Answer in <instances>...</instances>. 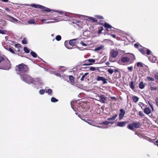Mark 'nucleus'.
Returning <instances> with one entry per match:
<instances>
[{
  "instance_id": "f257e3e1",
  "label": "nucleus",
  "mask_w": 158,
  "mask_h": 158,
  "mask_svg": "<svg viewBox=\"0 0 158 158\" xmlns=\"http://www.w3.org/2000/svg\"><path fill=\"white\" fill-rule=\"evenodd\" d=\"M28 69L27 66L23 64H20L16 66V70L17 73L20 75V77L21 76H23L25 74Z\"/></svg>"
},
{
  "instance_id": "f03ea898",
  "label": "nucleus",
  "mask_w": 158,
  "mask_h": 158,
  "mask_svg": "<svg viewBox=\"0 0 158 158\" xmlns=\"http://www.w3.org/2000/svg\"><path fill=\"white\" fill-rule=\"evenodd\" d=\"M6 61V63L8 64L6 67L4 66L0 67V69L4 70H8L10 67V61L6 57L0 55V64L4 63V61Z\"/></svg>"
},
{
  "instance_id": "7ed1b4c3",
  "label": "nucleus",
  "mask_w": 158,
  "mask_h": 158,
  "mask_svg": "<svg viewBox=\"0 0 158 158\" xmlns=\"http://www.w3.org/2000/svg\"><path fill=\"white\" fill-rule=\"evenodd\" d=\"M20 78L22 81L27 83H32L33 81V79L30 76L27 74L21 76Z\"/></svg>"
},
{
  "instance_id": "20e7f679",
  "label": "nucleus",
  "mask_w": 158,
  "mask_h": 158,
  "mask_svg": "<svg viewBox=\"0 0 158 158\" xmlns=\"http://www.w3.org/2000/svg\"><path fill=\"white\" fill-rule=\"evenodd\" d=\"M32 7H34L36 8H40L42 9L43 11L49 12L52 10L48 8L45 7L43 6L40 5H36L35 4H32L30 5Z\"/></svg>"
},
{
  "instance_id": "39448f33",
  "label": "nucleus",
  "mask_w": 158,
  "mask_h": 158,
  "mask_svg": "<svg viewBox=\"0 0 158 158\" xmlns=\"http://www.w3.org/2000/svg\"><path fill=\"white\" fill-rule=\"evenodd\" d=\"M135 59V56L132 54H130L127 56H124L121 59V61L123 63L128 62L130 60Z\"/></svg>"
},
{
  "instance_id": "423d86ee",
  "label": "nucleus",
  "mask_w": 158,
  "mask_h": 158,
  "mask_svg": "<svg viewBox=\"0 0 158 158\" xmlns=\"http://www.w3.org/2000/svg\"><path fill=\"white\" fill-rule=\"evenodd\" d=\"M140 126V123L139 122L137 123H132L131 124H129L127 126V128L133 131L134 130V127L135 128H138Z\"/></svg>"
},
{
  "instance_id": "0eeeda50",
  "label": "nucleus",
  "mask_w": 158,
  "mask_h": 158,
  "mask_svg": "<svg viewBox=\"0 0 158 158\" xmlns=\"http://www.w3.org/2000/svg\"><path fill=\"white\" fill-rule=\"evenodd\" d=\"M32 83H33L35 85L40 86L44 85L43 82L40 78L35 79V80L33 79V81Z\"/></svg>"
},
{
  "instance_id": "6e6552de",
  "label": "nucleus",
  "mask_w": 158,
  "mask_h": 158,
  "mask_svg": "<svg viewBox=\"0 0 158 158\" xmlns=\"http://www.w3.org/2000/svg\"><path fill=\"white\" fill-rule=\"evenodd\" d=\"M48 19L50 20H52V21H47L45 22H44V23H53L56 22H58L60 20V17L58 16H57L56 17H49Z\"/></svg>"
},
{
  "instance_id": "1a4fd4ad",
  "label": "nucleus",
  "mask_w": 158,
  "mask_h": 158,
  "mask_svg": "<svg viewBox=\"0 0 158 158\" xmlns=\"http://www.w3.org/2000/svg\"><path fill=\"white\" fill-rule=\"evenodd\" d=\"M107 31H111L114 32V28L111 25L107 23H105L104 25Z\"/></svg>"
},
{
  "instance_id": "9d476101",
  "label": "nucleus",
  "mask_w": 158,
  "mask_h": 158,
  "mask_svg": "<svg viewBox=\"0 0 158 158\" xmlns=\"http://www.w3.org/2000/svg\"><path fill=\"white\" fill-rule=\"evenodd\" d=\"M127 123V121L119 122L117 123V126L119 127H124Z\"/></svg>"
},
{
  "instance_id": "9b49d317",
  "label": "nucleus",
  "mask_w": 158,
  "mask_h": 158,
  "mask_svg": "<svg viewBox=\"0 0 158 158\" xmlns=\"http://www.w3.org/2000/svg\"><path fill=\"white\" fill-rule=\"evenodd\" d=\"M118 52L117 51L112 50L110 53V55L113 58H115L118 55Z\"/></svg>"
},
{
  "instance_id": "f8f14e48",
  "label": "nucleus",
  "mask_w": 158,
  "mask_h": 158,
  "mask_svg": "<svg viewBox=\"0 0 158 158\" xmlns=\"http://www.w3.org/2000/svg\"><path fill=\"white\" fill-rule=\"evenodd\" d=\"M125 113V112L123 109H121L120 110V113L119 115V118L120 120L123 118L124 115Z\"/></svg>"
},
{
  "instance_id": "ddd939ff",
  "label": "nucleus",
  "mask_w": 158,
  "mask_h": 158,
  "mask_svg": "<svg viewBox=\"0 0 158 158\" xmlns=\"http://www.w3.org/2000/svg\"><path fill=\"white\" fill-rule=\"evenodd\" d=\"M79 15H77L76 16L77 18H76L75 19L74 18L73 19V23L76 24H77V23H79L80 22V20L79 19Z\"/></svg>"
},
{
  "instance_id": "4468645a",
  "label": "nucleus",
  "mask_w": 158,
  "mask_h": 158,
  "mask_svg": "<svg viewBox=\"0 0 158 158\" xmlns=\"http://www.w3.org/2000/svg\"><path fill=\"white\" fill-rule=\"evenodd\" d=\"M143 110L144 113L147 114H148L151 113V110L148 107H145Z\"/></svg>"
},
{
  "instance_id": "2eb2a0df",
  "label": "nucleus",
  "mask_w": 158,
  "mask_h": 158,
  "mask_svg": "<svg viewBox=\"0 0 158 158\" xmlns=\"http://www.w3.org/2000/svg\"><path fill=\"white\" fill-rule=\"evenodd\" d=\"M114 123V122L112 121H105L101 123V124L102 125L104 124L105 125H108L109 124H112Z\"/></svg>"
},
{
  "instance_id": "dca6fc26",
  "label": "nucleus",
  "mask_w": 158,
  "mask_h": 158,
  "mask_svg": "<svg viewBox=\"0 0 158 158\" xmlns=\"http://www.w3.org/2000/svg\"><path fill=\"white\" fill-rule=\"evenodd\" d=\"M98 98L99 101H100L102 103H105L106 99L103 95H101Z\"/></svg>"
},
{
  "instance_id": "f3484780",
  "label": "nucleus",
  "mask_w": 158,
  "mask_h": 158,
  "mask_svg": "<svg viewBox=\"0 0 158 158\" xmlns=\"http://www.w3.org/2000/svg\"><path fill=\"white\" fill-rule=\"evenodd\" d=\"M117 116L118 115L117 114H115L112 117L108 118L107 120L109 121H112L114 122V121L115 119L117 117Z\"/></svg>"
},
{
  "instance_id": "a211bd4d",
  "label": "nucleus",
  "mask_w": 158,
  "mask_h": 158,
  "mask_svg": "<svg viewBox=\"0 0 158 158\" xmlns=\"http://www.w3.org/2000/svg\"><path fill=\"white\" fill-rule=\"evenodd\" d=\"M149 60L152 62H155L156 60V59L155 56H152L149 57H148Z\"/></svg>"
},
{
  "instance_id": "6ab92c4d",
  "label": "nucleus",
  "mask_w": 158,
  "mask_h": 158,
  "mask_svg": "<svg viewBox=\"0 0 158 158\" xmlns=\"http://www.w3.org/2000/svg\"><path fill=\"white\" fill-rule=\"evenodd\" d=\"M77 39H73L71 40H70L69 42V44L70 45L73 46L75 45L76 43V40Z\"/></svg>"
},
{
  "instance_id": "aec40b11",
  "label": "nucleus",
  "mask_w": 158,
  "mask_h": 158,
  "mask_svg": "<svg viewBox=\"0 0 158 158\" xmlns=\"http://www.w3.org/2000/svg\"><path fill=\"white\" fill-rule=\"evenodd\" d=\"M45 93H47L50 95H52V90L50 89H45Z\"/></svg>"
},
{
  "instance_id": "412c9836",
  "label": "nucleus",
  "mask_w": 158,
  "mask_h": 158,
  "mask_svg": "<svg viewBox=\"0 0 158 158\" xmlns=\"http://www.w3.org/2000/svg\"><path fill=\"white\" fill-rule=\"evenodd\" d=\"M104 46L103 45H101L100 46L95 48L94 51H98L101 50L103 48Z\"/></svg>"
},
{
  "instance_id": "4be33fe9",
  "label": "nucleus",
  "mask_w": 158,
  "mask_h": 158,
  "mask_svg": "<svg viewBox=\"0 0 158 158\" xmlns=\"http://www.w3.org/2000/svg\"><path fill=\"white\" fill-rule=\"evenodd\" d=\"M69 78L71 83L73 85L74 84L75 81L74 77L73 76L70 75L69 76Z\"/></svg>"
},
{
  "instance_id": "5701e85b",
  "label": "nucleus",
  "mask_w": 158,
  "mask_h": 158,
  "mask_svg": "<svg viewBox=\"0 0 158 158\" xmlns=\"http://www.w3.org/2000/svg\"><path fill=\"white\" fill-rule=\"evenodd\" d=\"M88 61L90 62L88 64H87L86 65H90L91 64V63H94L95 62V60L94 59H89L86 60V61Z\"/></svg>"
},
{
  "instance_id": "b1692460",
  "label": "nucleus",
  "mask_w": 158,
  "mask_h": 158,
  "mask_svg": "<svg viewBox=\"0 0 158 158\" xmlns=\"http://www.w3.org/2000/svg\"><path fill=\"white\" fill-rule=\"evenodd\" d=\"M132 99L135 103L137 102L139 100V98L136 96H134L132 97Z\"/></svg>"
},
{
  "instance_id": "393cba45",
  "label": "nucleus",
  "mask_w": 158,
  "mask_h": 158,
  "mask_svg": "<svg viewBox=\"0 0 158 158\" xmlns=\"http://www.w3.org/2000/svg\"><path fill=\"white\" fill-rule=\"evenodd\" d=\"M28 23L29 24H36L35 20L33 19H30L28 21Z\"/></svg>"
},
{
  "instance_id": "a878e982",
  "label": "nucleus",
  "mask_w": 158,
  "mask_h": 158,
  "mask_svg": "<svg viewBox=\"0 0 158 158\" xmlns=\"http://www.w3.org/2000/svg\"><path fill=\"white\" fill-rule=\"evenodd\" d=\"M10 19H12L10 20V21L13 23L17 22H18V20L11 17L10 16H8Z\"/></svg>"
},
{
  "instance_id": "bb28decb",
  "label": "nucleus",
  "mask_w": 158,
  "mask_h": 158,
  "mask_svg": "<svg viewBox=\"0 0 158 158\" xmlns=\"http://www.w3.org/2000/svg\"><path fill=\"white\" fill-rule=\"evenodd\" d=\"M54 12H58L60 14L62 15L63 16L65 15V13L64 12H63L62 11H60V10H53Z\"/></svg>"
},
{
  "instance_id": "cd10ccee",
  "label": "nucleus",
  "mask_w": 158,
  "mask_h": 158,
  "mask_svg": "<svg viewBox=\"0 0 158 158\" xmlns=\"http://www.w3.org/2000/svg\"><path fill=\"white\" fill-rule=\"evenodd\" d=\"M144 87V85L143 81L141 82L139 84V88L140 89H143Z\"/></svg>"
},
{
  "instance_id": "c85d7f7f",
  "label": "nucleus",
  "mask_w": 158,
  "mask_h": 158,
  "mask_svg": "<svg viewBox=\"0 0 158 158\" xmlns=\"http://www.w3.org/2000/svg\"><path fill=\"white\" fill-rule=\"evenodd\" d=\"M134 82L132 81H131L130 84V87L132 89H134Z\"/></svg>"
},
{
  "instance_id": "c756f323",
  "label": "nucleus",
  "mask_w": 158,
  "mask_h": 158,
  "mask_svg": "<svg viewBox=\"0 0 158 158\" xmlns=\"http://www.w3.org/2000/svg\"><path fill=\"white\" fill-rule=\"evenodd\" d=\"M30 53L32 56L34 58H36L37 56V54L33 51H31Z\"/></svg>"
},
{
  "instance_id": "7c9ffc66",
  "label": "nucleus",
  "mask_w": 158,
  "mask_h": 158,
  "mask_svg": "<svg viewBox=\"0 0 158 158\" xmlns=\"http://www.w3.org/2000/svg\"><path fill=\"white\" fill-rule=\"evenodd\" d=\"M45 92V89H40L39 91V93L41 95L44 94Z\"/></svg>"
},
{
  "instance_id": "2f4dec72",
  "label": "nucleus",
  "mask_w": 158,
  "mask_h": 158,
  "mask_svg": "<svg viewBox=\"0 0 158 158\" xmlns=\"http://www.w3.org/2000/svg\"><path fill=\"white\" fill-rule=\"evenodd\" d=\"M145 48H141L139 49V51L143 54H145V52L146 51V50L145 49Z\"/></svg>"
},
{
  "instance_id": "473e14b6",
  "label": "nucleus",
  "mask_w": 158,
  "mask_h": 158,
  "mask_svg": "<svg viewBox=\"0 0 158 158\" xmlns=\"http://www.w3.org/2000/svg\"><path fill=\"white\" fill-rule=\"evenodd\" d=\"M104 78L103 77L99 76L97 77V80L98 81H102V80H103Z\"/></svg>"
},
{
  "instance_id": "72a5a7b5",
  "label": "nucleus",
  "mask_w": 158,
  "mask_h": 158,
  "mask_svg": "<svg viewBox=\"0 0 158 158\" xmlns=\"http://www.w3.org/2000/svg\"><path fill=\"white\" fill-rule=\"evenodd\" d=\"M139 105L140 107H141L142 109H143L145 107V106L144 105L142 102H139Z\"/></svg>"
},
{
  "instance_id": "f704fd0d",
  "label": "nucleus",
  "mask_w": 158,
  "mask_h": 158,
  "mask_svg": "<svg viewBox=\"0 0 158 158\" xmlns=\"http://www.w3.org/2000/svg\"><path fill=\"white\" fill-rule=\"evenodd\" d=\"M87 120H88V122H87V123H88L90 125L93 126V124L94 122H93V121L92 120H91L89 119H87Z\"/></svg>"
},
{
  "instance_id": "c9c22d12",
  "label": "nucleus",
  "mask_w": 158,
  "mask_h": 158,
  "mask_svg": "<svg viewBox=\"0 0 158 158\" xmlns=\"http://www.w3.org/2000/svg\"><path fill=\"white\" fill-rule=\"evenodd\" d=\"M58 101V100L54 97H52L51 99V101L53 102H57Z\"/></svg>"
},
{
  "instance_id": "e433bc0d",
  "label": "nucleus",
  "mask_w": 158,
  "mask_h": 158,
  "mask_svg": "<svg viewBox=\"0 0 158 158\" xmlns=\"http://www.w3.org/2000/svg\"><path fill=\"white\" fill-rule=\"evenodd\" d=\"M4 63H2L1 64H0V67H1V66H4L5 67H6V66H7V64H8L6 63V61L5 60V61H4V62H3Z\"/></svg>"
},
{
  "instance_id": "4c0bfd02",
  "label": "nucleus",
  "mask_w": 158,
  "mask_h": 158,
  "mask_svg": "<svg viewBox=\"0 0 158 158\" xmlns=\"http://www.w3.org/2000/svg\"><path fill=\"white\" fill-rule=\"evenodd\" d=\"M61 39V36L60 35H57L56 37V39L58 41L60 40Z\"/></svg>"
},
{
  "instance_id": "58836bf2",
  "label": "nucleus",
  "mask_w": 158,
  "mask_h": 158,
  "mask_svg": "<svg viewBox=\"0 0 158 158\" xmlns=\"http://www.w3.org/2000/svg\"><path fill=\"white\" fill-rule=\"evenodd\" d=\"M103 30V28L102 27H101L99 28V30L98 32V34L99 35L101 34L102 31Z\"/></svg>"
},
{
  "instance_id": "ea45409f",
  "label": "nucleus",
  "mask_w": 158,
  "mask_h": 158,
  "mask_svg": "<svg viewBox=\"0 0 158 158\" xmlns=\"http://www.w3.org/2000/svg\"><path fill=\"white\" fill-rule=\"evenodd\" d=\"M23 50L24 51V52L27 53H28L30 52L29 50L26 47L24 48Z\"/></svg>"
},
{
  "instance_id": "a19ab883",
  "label": "nucleus",
  "mask_w": 158,
  "mask_h": 158,
  "mask_svg": "<svg viewBox=\"0 0 158 158\" xmlns=\"http://www.w3.org/2000/svg\"><path fill=\"white\" fill-rule=\"evenodd\" d=\"M148 103L149 105H150L151 108H152V110H153V104L150 101L148 102Z\"/></svg>"
},
{
  "instance_id": "79ce46f5",
  "label": "nucleus",
  "mask_w": 158,
  "mask_h": 158,
  "mask_svg": "<svg viewBox=\"0 0 158 158\" xmlns=\"http://www.w3.org/2000/svg\"><path fill=\"white\" fill-rule=\"evenodd\" d=\"M137 66L138 67H143V65L141 62H138L137 63Z\"/></svg>"
},
{
  "instance_id": "37998d69",
  "label": "nucleus",
  "mask_w": 158,
  "mask_h": 158,
  "mask_svg": "<svg viewBox=\"0 0 158 158\" xmlns=\"http://www.w3.org/2000/svg\"><path fill=\"white\" fill-rule=\"evenodd\" d=\"M147 79L149 81H153L154 80L153 78L149 77H147Z\"/></svg>"
},
{
  "instance_id": "c03bdc74",
  "label": "nucleus",
  "mask_w": 158,
  "mask_h": 158,
  "mask_svg": "<svg viewBox=\"0 0 158 158\" xmlns=\"http://www.w3.org/2000/svg\"><path fill=\"white\" fill-rule=\"evenodd\" d=\"M6 31L0 29V33H1L2 34H6Z\"/></svg>"
},
{
  "instance_id": "a18cd8bd",
  "label": "nucleus",
  "mask_w": 158,
  "mask_h": 158,
  "mask_svg": "<svg viewBox=\"0 0 158 158\" xmlns=\"http://www.w3.org/2000/svg\"><path fill=\"white\" fill-rule=\"evenodd\" d=\"M107 71L110 74H112L114 72L113 70L111 69H109Z\"/></svg>"
},
{
  "instance_id": "49530a36",
  "label": "nucleus",
  "mask_w": 158,
  "mask_h": 158,
  "mask_svg": "<svg viewBox=\"0 0 158 158\" xmlns=\"http://www.w3.org/2000/svg\"><path fill=\"white\" fill-rule=\"evenodd\" d=\"M22 43L23 44H27V40L25 38L22 41Z\"/></svg>"
},
{
  "instance_id": "de8ad7c7",
  "label": "nucleus",
  "mask_w": 158,
  "mask_h": 158,
  "mask_svg": "<svg viewBox=\"0 0 158 158\" xmlns=\"http://www.w3.org/2000/svg\"><path fill=\"white\" fill-rule=\"evenodd\" d=\"M145 49L146 50V51H147V55H149L151 54V51H150L147 48H145Z\"/></svg>"
},
{
  "instance_id": "09e8293b",
  "label": "nucleus",
  "mask_w": 158,
  "mask_h": 158,
  "mask_svg": "<svg viewBox=\"0 0 158 158\" xmlns=\"http://www.w3.org/2000/svg\"><path fill=\"white\" fill-rule=\"evenodd\" d=\"M8 50L10 51L11 52L14 53H15V51L13 50V49L12 48H9Z\"/></svg>"
},
{
  "instance_id": "8fccbe9b",
  "label": "nucleus",
  "mask_w": 158,
  "mask_h": 158,
  "mask_svg": "<svg viewBox=\"0 0 158 158\" xmlns=\"http://www.w3.org/2000/svg\"><path fill=\"white\" fill-rule=\"evenodd\" d=\"M89 19L93 21L94 22H96V21L95 19L92 17H89Z\"/></svg>"
},
{
  "instance_id": "3c124183",
  "label": "nucleus",
  "mask_w": 158,
  "mask_h": 158,
  "mask_svg": "<svg viewBox=\"0 0 158 158\" xmlns=\"http://www.w3.org/2000/svg\"><path fill=\"white\" fill-rule=\"evenodd\" d=\"M96 69V68L94 67H91L89 69V70L92 71H94Z\"/></svg>"
},
{
  "instance_id": "603ef678",
  "label": "nucleus",
  "mask_w": 158,
  "mask_h": 158,
  "mask_svg": "<svg viewBox=\"0 0 158 158\" xmlns=\"http://www.w3.org/2000/svg\"><path fill=\"white\" fill-rule=\"evenodd\" d=\"M133 67L132 66H131V67H128V68H127L131 72L133 70Z\"/></svg>"
},
{
  "instance_id": "864d4df0",
  "label": "nucleus",
  "mask_w": 158,
  "mask_h": 158,
  "mask_svg": "<svg viewBox=\"0 0 158 158\" xmlns=\"http://www.w3.org/2000/svg\"><path fill=\"white\" fill-rule=\"evenodd\" d=\"M95 126L96 127H99V128H107L108 127H104V126Z\"/></svg>"
},
{
  "instance_id": "5fc2aeb1",
  "label": "nucleus",
  "mask_w": 158,
  "mask_h": 158,
  "mask_svg": "<svg viewBox=\"0 0 158 158\" xmlns=\"http://www.w3.org/2000/svg\"><path fill=\"white\" fill-rule=\"evenodd\" d=\"M65 47L67 48L68 49H72V48H73V47H69V46L68 45H66V44H65Z\"/></svg>"
},
{
  "instance_id": "6e6d98bb",
  "label": "nucleus",
  "mask_w": 158,
  "mask_h": 158,
  "mask_svg": "<svg viewBox=\"0 0 158 158\" xmlns=\"http://www.w3.org/2000/svg\"><path fill=\"white\" fill-rule=\"evenodd\" d=\"M102 81H103V84H106L107 83L106 81V80L105 78H104L103 80H102Z\"/></svg>"
},
{
  "instance_id": "4d7b16f0",
  "label": "nucleus",
  "mask_w": 158,
  "mask_h": 158,
  "mask_svg": "<svg viewBox=\"0 0 158 158\" xmlns=\"http://www.w3.org/2000/svg\"><path fill=\"white\" fill-rule=\"evenodd\" d=\"M80 44L83 46H87V45L84 43L82 41L80 42Z\"/></svg>"
},
{
  "instance_id": "13d9d810",
  "label": "nucleus",
  "mask_w": 158,
  "mask_h": 158,
  "mask_svg": "<svg viewBox=\"0 0 158 158\" xmlns=\"http://www.w3.org/2000/svg\"><path fill=\"white\" fill-rule=\"evenodd\" d=\"M155 102L156 106L158 107V98H156L155 99Z\"/></svg>"
},
{
  "instance_id": "bf43d9fd",
  "label": "nucleus",
  "mask_w": 158,
  "mask_h": 158,
  "mask_svg": "<svg viewBox=\"0 0 158 158\" xmlns=\"http://www.w3.org/2000/svg\"><path fill=\"white\" fill-rule=\"evenodd\" d=\"M139 115L141 116H144V114L143 113V112L141 111H140L139 112Z\"/></svg>"
},
{
  "instance_id": "052dcab7",
  "label": "nucleus",
  "mask_w": 158,
  "mask_h": 158,
  "mask_svg": "<svg viewBox=\"0 0 158 158\" xmlns=\"http://www.w3.org/2000/svg\"><path fill=\"white\" fill-rule=\"evenodd\" d=\"M157 87H152L150 88V89L152 90H156L157 89Z\"/></svg>"
},
{
  "instance_id": "680f3d73",
  "label": "nucleus",
  "mask_w": 158,
  "mask_h": 158,
  "mask_svg": "<svg viewBox=\"0 0 158 158\" xmlns=\"http://www.w3.org/2000/svg\"><path fill=\"white\" fill-rule=\"evenodd\" d=\"M155 78L158 81V75L155 74L154 75Z\"/></svg>"
},
{
  "instance_id": "e2e57ef3",
  "label": "nucleus",
  "mask_w": 158,
  "mask_h": 158,
  "mask_svg": "<svg viewBox=\"0 0 158 158\" xmlns=\"http://www.w3.org/2000/svg\"><path fill=\"white\" fill-rule=\"evenodd\" d=\"M135 47L136 48H138L139 47V44H135L134 45Z\"/></svg>"
},
{
  "instance_id": "0e129e2a",
  "label": "nucleus",
  "mask_w": 158,
  "mask_h": 158,
  "mask_svg": "<svg viewBox=\"0 0 158 158\" xmlns=\"http://www.w3.org/2000/svg\"><path fill=\"white\" fill-rule=\"evenodd\" d=\"M85 77L83 75L81 79V81H83Z\"/></svg>"
},
{
  "instance_id": "69168bd1",
  "label": "nucleus",
  "mask_w": 158,
  "mask_h": 158,
  "mask_svg": "<svg viewBox=\"0 0 158 158\" xmlns=\"http://www.w3.org/2000/svg\"><path fill=\"white\" fill-rule=\"evenodd\" d=\"M88 74V73H85L83 76L85 77Z\"/></svg>"
},
{
  "instance_id": "338daca9",
  "label": "nucleus",
  "mask_w": 158,
  "mask_h": 158,
  "mask_svg": "<svg viewBox=\"0 0 158 158\" xmlns=\"http://www.w3.org/2000/svg\"><path fill=\"white\" fill-rule=\"evenodd\" d=\"M5 10L9 12V9L8 8H6Z\"/></svg>"
},
{
  "instance_id": "774afa93",
  "label": "nucleus",
  "mask_w": 158,
  "mask_h": 158,
  "mask_svg": "<svg viewBox=\"0 0 158 158\" xmlns=\"http://www.w3.org/2000/svg\"><path fill=\"white\" fill-rule=\"evenodd\" d=\"M158 146V141L156 140V143H155Z\"/></svg>"
}]
</instances>
